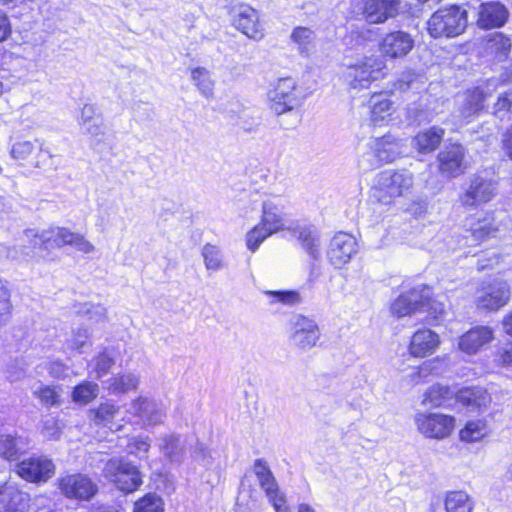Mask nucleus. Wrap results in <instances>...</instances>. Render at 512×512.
<instances>
[{
  "label": "nucleus",
  "instance_id": "09e8293b",
  "mask_svg": "<svg viewBox=\"0 0 512 512\" xmlns=\"http://www.w3.org/2000/svg\"><path fill=\"white\" fill-rule=\"evenodd\" d=\"M315 33L307 27H296L291 34V40L299 46L301 53H307L308 46L314 41Z\"/></svg>",
  "mask_w": 512,
  "mask_h": 512
},
{
  "label": "nucleus",
  "instance_id": "ddd939ff",
  "mask_svg": "<svg viewBox=\"0 0 512 512\" xmlns=\"http://www.w3.org/2000/svg\"><path fill=\"white\" fill-rule=\"evenodd\" d=\"M16 473L31 483L46 482L54 475L55 465L46 457H31L17 464Z\"/></svg>",
  "mask_w": 512,
  "mask_h": 512
},
{
  "label": "nucleus",
  "instance_id": "f8f14e48",
  "mask_svg": "<svg viewBox=\"0 0 512 512\" xmlns=\"http://www.w3.org/2000/svg\"><path fill=\"white\" fill-rule=\"evenodd\" d=\"M61 493L70 499L89 500L97 490V484L87 475L68 474L58 480Z\"/></svg>",
  "mask_w": 512,
  "mask_h": 512
},
{
  "label": "nucleus",
  "instance_id": "79ce46f5",
  "mask_svg": "<svg viewBox=\"0 0 512 512\" xmlns=\"http://www.w3.org/2000/svg\"><path fill=\"white\" fill-rule=\"evenodd\" d=\"M98 392V384L86 381L74 388L72 400L76 403L86 405L97 397Z\"/></svg>",
  "mask_w": 512,
  "mask_h": 512
},
{
  "label": "nucleus",
  "instance_id": "69168bd1",
  "mask_svg": "<svg viewBox=\"0 0 512 512\" xmlns=\"http://www.w3.org/2000/svg\"><path fill=\"white\" fill-rule=\"evenodd\" d=\"M276 512H291L286 505V497L283 493L279 492L268 498Z\"/></svg>",
  "mask_w": 512,
  "mask_h": 512
},
{
  "label": "nucleus",
  "instance_id": "052dcab7",
  "mask_svg": "<svg viewBox=\"0 0 512 512\" xmlns=\"http://www.w3.org/2000/svg\"><path fill=\"white\" fill-rule=\"evenodd\" d=\"M495 360L503 367L512 366V341H509L498 348Z\"/></svg>",
  "mask_w": 512,
  "mask_h": 512
},
{
  "label": "nucleus",
  "instance_id": "603ef678",
  "mask_svg": "<svg viewBox=\"0 0 512 512\" xmlns=\"http://www.w3.org/2000/svg\"><path fill=\"white\" fill-rule=\"evenodd\" d=\"M119 413V407L115 405L113 402L107 401L102 403L95 410V421L97 423L108 425L112 422V420Z\"/></svg>",
  "mask_w": 512,
  "mask_h": 512
},
{
  "label": "nucleus",
  "instance_id": "6ab92c4d",
  "mask_svg": "<svg viewBox=\"0 0 512 512\" xmlns=\"http://www.w3.org/2000/svg\"><path fill=\"white\" fill-rule=\"evenodd\" d=\"M494 339V331L488 326H476L458 338L457 348L460 352L473 356Z\"/></svg>",
  "mask_w": 512,
  "mask_h": 512
},
{
  "label": "nucleus",
  "instance_id": "c03bdc74",
  "mask_svg": "<svg viewBox=\"0 0 512 512\" xmlns=\"http://www.w3.org/2000/svg\"><path fill=\"white\" fill-rule=\"evenodd\" d=\"M202 257L207 270L218 271L225 267L221 250L215 245H204Z\"/></svg>",
  "mask_w": 512,
  "mask_h": 512
},
{
  "label": "nucleus",
  "instance_id": "7c9ffc66",
  "mask_svg": "<svg viewBox=\"0 0 512 512\" xmlns=\"http://www.w3.org/2000/svg\"><path fill=\"white\" fill-rule=\"evenodd\" d=\"M444 136V130L439 127H431L427 130L419 132L413 139V147L419 153H430L434 151Z\"/></svg>",
  "mask_w": 512,
  "mask_h": 512
},
{
  "label": "nucleus",
  "instance_id": "58836bf2",
  "mask_svg": "<svg viewBox=\"0 0 512 512\" xmlns=\"http://www.w3.org/2000/svg\"><path fill=\"white\" fill-rule=\"evenodd\" d=\"M511 46V40L500 32L491 34L487 41V50L500 61L507 57Z\"/></svg>",
  "mask_w": 512,
  "mask_h": 512
},
{
  "label": "nucleus",
  "instance_id": "774afa93",
  "mask_svg": "<svg viewBox=\"0 0 512 512\" xmlns=\"http://www.w3.org/2000/svg\"><path fill=\"white\" fill-rule=\"evenodd\" d=\"M83 127L92 137H99L104 134V126L100 119H96Z\"/></svg>",
  "mask_w": 512,
  "mask_h": 512
},
{
  "label": "nucleus",
  "instance_id": "412c9836",
  "mask_svg": "<svg viewBox=\"0 0 512 512\" xmlns=\"http://www.w3.org/2000/svg\"><path fill=\"white\" fill-rule=\"evenodd\" d=\"M465 149L461 144H450L439 153V169L448 177L462 174L466 168L464 164Z\"/></svg>",
  "mask_w": 512,
  "mask_h": 512
},
{
  "label": "nucleus",
  "instance_id": "680f3d73",
  "mask_svg": "<svg viewBox=\"0 0 512 512\" xmlns=\"http://www.w3.org/2000/svg\"><path fill=\"white\" fill-rule=\"evenodd\" d=\"M89 338L88 330L85 328H77L73 331L70 347L72 349L80 350L87 342Z\"/></svg>",
  "mask_w": 512,
  "mask_h": 512
},
{
  "label": "nucleus",
  "instance_id": "7ed1b4c3",
  "mask_svg": "<svg viewBox=\"0 0 512 512\" xmlns=\"http://www.w3.org/2000/svg\"><path fill=\"white\" fill-rule=\"evenodd\" d=\"M467 23V11L453 5L434 12L427 21V31L433 38H453L465 31Z\"/></svg>",
  "mask_w": 512,
  "mask_h": 512
},
{
  "label": "nucleus",
  "instance_id": "3c124183",
  "mask_svg": "<svg viewBox=\"0 0 512 512\" xmlns=\"http://www.w3.org/2000/svg\"><path fill=\"white\" fill-rule=\"evenodd\" d=\"M33 394L40 400L42 405L46 407L60 404V391L57 387L40 386Z\"/></svg>",
  "mask_w": 512,
  "mask_h": 512
},
{
  "label": "nucleus",
  "instance_id": "f03ea898",
  "mask_svg": "<svg viewBox=\"0 0 512 512\" xmlns=\"http://www.w3.org/2000/svg\"><path fill=\"white\" fill-rule=\"evenodd\" d=\"M386 65L379 56H367L348 65L342 72L345 84L352 90H363L385 76Z\"/></svg>",
  "mask_w": 512,
  "mask_h": 512
},
{
  "label": "nucleus",
  "instance_id": "f704fd0d",
  "mask_svg": "<svg viewBox=\"0 0 512 512\" xmlns=\"http://www.w3.org/2000/svg\"><path fill=\"white\" fill-rule=\"evenodd\" d=\"M456 398L464 404L478 409L486 407L492 399L490 394L480 387L462 389L456 394Z\"/></svg>",
  "mask_w": 512,
  "mask_h": 512
},
{
  "label": "nucleus",
  "instance_id": "2eb2a0df",
  "mask_svg": "<svg viewBox=\"0 0 512 512\" xmlns=\"http://www.w3.org/2000/svg\"><path fill=\"white\" fill-rule=\"evenodd\" d=\"M29 502V494L17 481L8 479L0 482V512H24Z\"/></svg>",
  "mask_w": 512,
  "mask_h": 512
},
{
  "label": "nucleus",
  "instance_id": "864d4df0",
  "mask_svg": "<svg viewBox=\"0 0 512 512\" xmlns=\"http://www.w3.org/2000/svg\"><path fill=\"white\" fill-rule=\"evenodd\" d=\"M452 396L453 392L450 388L442 385H433L425 393L423 402L439 405V399H450Z\"/></svg>",
  "mask_w": 512,
  "mask_h": 512
},
{
  "label": "nucleus",
  "instance_id": "39448f33",
  "mask_svg": "<svg viewBox=\"0 0 512 512\" xmlns=\"http://www.w3.org/2000/svg\"><path fill=\"white\" fill-rule=\"evenodd\" d=\"M497 193V181L487 173H478L470 178L467 188L460 197V201L466 208H477L490 202Z\"/></svg>",
  "mask_w": 512,
  "mask_h": 512
},
{
  "label": "nucleus",
  "instance_id": "a18cd8bd",
  "mask_svg": "<svg viewBox=\"0 0 512 512\" xmlns=\"http://www.w3.org/2000/svg\"><path fill=\"white\" fill-rule=\"evenodd\" d=\"M271 230L265 228L262 224H257L246 234V246L251 252H255L261 243L271 236Z\"/></svg>",
  "mask_w": 512,
  "mask_h": 512
},
{
  "label": "nucleus",
  "instance_id": "a878e982",
  "mask_svg": "<svg viewBox=\"0 0 512 512\" xmlns=\"http://www.w3.org/2000/svg\"><path fill=\"white\" fill-rule=\"evenodd\" d=\"M371 147L376 151L382 163L396 160L403 152L404 143L391 134L371 139Z\"/></svg>",
  "mask_w": 512,
  "mask_h": 512
},
{
  "label": "nucleus",
  "instance_id": "e433bc0d",
  "mask_svg": "<svg viewBox=\"0 0 512 512\" xmlns=\"http://www.w3.org/2000/svg\"><path fill=\"white\" fill-rule=\"evenodd\" d=\"M72 231L65 227H51L42 231V241L45 242V249L61 248L69 245Z\"/></svg>",
  "mask_w": 512,
  "mask_h": 512
},
{
  "label": "nucleus",
  "instance_id": "423d86ee",
  "mask_svg": "<svg viewBox=\"0 0 512 512\" xmlns=\"http://www.w3.org/2000/svg\"><path fill=\"white\" fill-rule=\"evenodd\" d=\"M320 335L314 320L300 314L291 319L289 343L295 349L309 351L317 345Z\"/></svg>",
  "mask_w": 512,
  "mask_h": 512
},
{
  "label": "nucleus",
  "instance_id": "dca6fc26",
  "mask_svg": "<svg viewBox=\"0 0 512 512\" xmlns=\"http://www.w3.org/2000/svg\"><path fill=\"white\" fill-rule=\"evenodd\" d=\"M358 252L356 239L347 233L336 234L330 242L327 256L335 268H341L347 264Z\"/></svg>",
  "mask_w": 512,
  "mask_h": 512
},
{
  "label": "nucleus",
  "instance_id": "37998d69",
  "mask_svg": "<svg viewBox=\"0 0 512 512\" xmlns=\"http://www.w3.org/2000/svg\"><path fill=\"white\" fill-rule=\"evenodd\" d=\"M269 298V304H282L285 306H293L299 304L302 301V297L299 292L294 290L285 291H272L266 290L263 292Z\"/></svg>",
  "mask_w": 512,
  "mask_h": 512
},
{
  "label": "nucleus",
  "instance_id": "9d476101",
  "mask_svg": "<svg viewBox=\"0 0 512 512\" xmlns=\"http://www.w3.org/2000/svg\"><path fill=\"white\" fill-rule=\"evenodd\" d=\"M11 156L18 161H26L31 158V165L35 168L44 170H54L52 166L53 155L50 151L43 148L42 144H37L28 140H19L11 147Z\"/></svg>",
  "mask_w": 512,
  "mask_h": 512
},
{
  "label": "nucleus",
  "instance_id": "bb28decb",
  "mask_svg": "<svg viewBox=\"0 0 512 512\" xmlns=\"http://www.w3.org/2000/svg\"><path fill=\"white\" fill-rule=\"evenodd\" d=\"M465 226L474 240L479 242L495 237L500 230L491 214H485L478 218H467Z\"/></svg>",
  "mask_w": 512,
  "mask_h": 512
},
{
  "label": "nucleus",
  "instance_id": "c9c22d12",
  "mask_svg": "<svg viewBox=\"0 0 512 512\" xmlns=\"http://www.w3.org/2000/svg\"><path fill=\"white\" fill-rule=\"evenodd\" d=\"M474 502L464 491H452L445 497L446 512H472Z\"/></svg>",
  "mask_w": 512,
  "mask_h": 512
},
{
  "label": "nucleus",
  "instance_id": "4468645a",
  "mask_svg": "<svg viewBox=\"0 0 512 512\" xmlns=\"http://www.w3.org/2000/svg\"><path fill=\"white\" fill-rule=\"evenodd\" d=\"M268 95L273 102V109L278 115L290 111L300 104L296 93V82L289 77L279 79Z\"/></svg>",
  "mask_w": 512,
  "mask_h": 512
},
{
  "label": "nucleus",
  "instance_id": "0eeeda50",
  "mask_svg": "<svg viewBox=\"0 0 512 512\" xmlns=\"http://www.w3.org/2000/svg\"><path fill=\"white\" fill-rule=\"evenodd\" d=\"M490 85L489 82L486 88L476 87L467 90L457 98L458 108L454 114L457 123L460 125L468 123L483 110L484 102L491 94Z\"/></svg>",
  "mask_w": 512,
  "mask_h": 512
},
{
  "label": "nucleus",
  "instance_id": "5fc2aeb1",
  "mask_svg": "<svg viewBox=\"0 0 512 512\" xmlns=\"http://www.w3.org/2000/svg\"><path fill=\"white\" fill-rule=\"evenodd\" d=\"M11 310L10 292L3 280H0V324L8 320Z\"/></svg>",
  "mask_w": 512,
  "mask_h": 512
},
{
  "label": "nucleus",
  "instance_id": "c756f323",
  "mask_svg": "<svg viewBox=\"0 0 512 512\" xmlns=\"http://www.w3.org/2000/svg\"><path fill=\"white\" fill-rule=\"evenodd\" d=\"M253 472L257 477L261 489L265 492L267 498L280 492L278 483L264 459H256L253 464Z\"/></svg>",
  "mask_w": 512,
  "mask_h": 512
},
{
  "label": "nucleus",
  "instance_id": "72a5a7b5",
  "mask_svg": "<svg viewBox=\"0 0 512 512\" xmlns=\"http://www.w3.org/2000/svg\"><path fill=\"white\" fill-rule=\"evenodd\" d=\"M191 80L199 93L206 99L214 97L215 81L211 72L204 67H196L191 70Z\"/></svg>",
  "mask_w": 512,
  "mask_h": 512
},
{
  "label": "nucleus",
  "instance_id": "338daca9",
  "mask_svg": "<svg viewBox=\"0 0 512 512\" xmlns=\"http://www.w3.org/2000/svg\"><path fill=\"white\" fill-rule=\"evenodd\" d=\"M86 314L91 320L101 322L106 319V308L100 304L90 305L86 310Z\"/></svg>",
  "mask_w": 512,
  "mask_h": 512
},
{
  "label": "nucleus",
  "instance_id": "c85d7f7f",
  "mask_svg": "<svg viewBox=\"0 0 512 512\" xmlns=\"http://www.w3.org/2000/svg\"><path fill=\"white\" fill-rule=\"evenodd\" d=\"M293 235L298 239L301 247L314 259L320 257V237L313 226H301L293 229Z\"/></svg>",
  "mask_w": 512,
  "mask_h": 512
},
{
  "label": "nucleus",
  "instance_id": "20e7f679",
  "mask_svg": "<svg viewBox=\"0 0 512 512\" xmlns=\"http://www.w3.org/2000/svg\"><path fill=\"white\" fill-rule=\"evenodd\" d=\"M103 475L119 490L126 493L137 490L142 484L138 468L123 458L110 459L103 468Z\"/></svg>",
  "mask_w": 512,
  "mask_h": 512
},
{
  "label": "nucleus",
  "instance_id": "8fccbe9b",
  "mask_svg": "<svg viewBox=\"0 0 512 512\" xmlns=\"http://www.w3.org/2000/svg\"><path fill=\"white\" fill-rule=\"evenodd\" d=\"M382 161L376 151L371 147V140L366 144L358 158V166L363 171H369L378 167Z\"/></svg>",
  "mask_w": 512,
  "mask_h": 512
},
{
  "label": "nucleus",
  "instance_id": "4be33fe9",
  "mask_svg": "<svg viewBox=\"0 0 512 512\" xmlns=\"http://www.w3.org/2000/svg\"><path fill=\"white\" fill-rule=\"evenodd\" d=\"M370 121L375 126L387 125L396 112L394 102L386 93H374L368 101Z\"/></svg>",
  "mask_w": 512,
  "mask_h": 512
},
{
  "label": "nucleus",
  "instance_id": "6e6552de",
  "mask_svg": "<svg viewBox=\"0 0 512 512\" xmlns=\"http://www.w3.org/2000/svg\"><path fill=\"white\" fill-rule=\"evenodd\" d=\"M232 25L254 41H260L265 36V30L260 23L259 13L250 5L241 4L233 9Z\"/></svg>",
  "mask_w": 512,
  "mask_h": 512
},
{
  "label": "nucleus",
  "instance_id": "cd10ccee",
  "mask_svg": "<svg viewBox=\"0 0 512 512\" xmlns=\"http://www.w3.org/2000/svg\"><path fill=\"white\" fill-rule=\"evenodd\" d=\"M265 228L274 234L285 228L283 208L271 200L262 204L261 222Z\"/></svg>",
  "mask_w": 512,
  "mask_h": 512
},
{
  "label": "nucleus",
  "instance_id": "ea45409f",
  "mask_svg": "<svg viewBox=\"0 0 512 512\" xmlns=\"http://www.w3.org/2000/svg\"><path fill=\"white\" fill-rule=\"evenodd\" d=\"M19 247L22 249V252L26 257L34 256L37 248L42 247L45 249V242L44 240L42 241V231L39 232L36 229H26L23 232Z\"/></svg>",
  "mask_w": 512,
  "mask_h": 512
},
{
  "label": "nucleus",
  "instance_id": "473e14b6",
  "mask_svg": "<svg viewBox=\"0 0 512 512\" xmlns=\"http://www.w3.org/2000/svg\"><path fill=\"white\" fill-rule=\"evenodd\" d=\"M28 448L26 439L10 435L0 436V456L8 461H13Z\"/></svg>",
  "mask_w": 512,
  "mask_h": 512
},
{
  "label": "nucleus",
  "instance_id": "a19ab883",
  "mask_svg": "<svg viewBox=\"0 0 512 512\" xmlns=\"http://www.w3.org/2000/svg\"><path fill=\"white\" fill-rule=\"evenodd\" d=\"M488 434L486 423L482 420L469 421L460 431L462 441L472 443L483 439Z\"/></svg>",
  "mask_w": 512,
  "mask_h": 512
},
{
  "label": "nucleus",
  "instance_id": "1a4fd4ad",
  "mask_svg": "<svg viewBox=\"0 0 512 512\" xmlns=\"http://www.w3.org/2000/svg\"><path fill=\"white\" fill-rule=\"evenodd\" d=\"M415 424L425 437L443 439L453 431L454 418L441 413H417Z\"/></svg>",
  "mask_w": 512,
  "mask_h": 512
},
{
  "label": "nucleus",
  "instance_id": "bf43d9fd",
  "mask_svg": "<svg viewBox=\"0 0 512 512\" xmlns=\"http://www.w3.org/2000/svg\"><path fill=\"white\" fill-rule=\"evenodd\" d=\"M426 308L433 320H438L444 314V305L441 302L433 300L431 298V289L429 288V298L424 300V303L420 305V310Z\"/></svg>",
  "mask_w": 512,
  "mask_h": 512
},
{
  "label": "nucleus",
  "instance_id": "f3484780",
  "mask_svg": "<svg viewBox=\"0 0 512 512\" xmlns=\"http://www.w3.org/2000/svg\"><path fill=\"white\" fill-rule=\"evenodd\" d=\"M429 298V287L421 284L401 294L391 305V312L397 318L411 315L420 310V305Z\"/></svg>",
  "mask_w": 512,
  "mask_h": 512
},
{
  "label": "nucleus",
  "instance_id": "5701e85b",
  "mask_svg": "<svg viewBox=\"0 0 512 512\" xmlns=\"http://www.w3.org/2000/svg\"><path fill=\"white\" fill-rule=\"evenodd\" d=\"M134 415L138 416L144 426H156L164 423L166 412L161 405L146 397H139L131 404Z\"/></svg>",
  "mask_w": 512,
  "mask_h": 512
},
{
  "label": "nucleus",
  "instance_id": "393cba45",
  "mask_svg": "<svg viewBox=\"0 0 512 512\" xmlns=\"http://www.w3.org/2000/svg\"><path fill=\"white\" fill-rule=\"evenodd\" d=\"M508 18V11L499 2L484 3L480 6L477 24L480 28L491 29L502 26Z\"/></svg>",
  "mask_w": 512,
  "mask_h": 512
},
{
  "label": "nucleus",
  "instance_id": "aec40b11",
  "mask_svg": "<svg viewBox=\"0 0 512 512\" xmlns=\"http://www.w3.org/2000/svg\"><path fill=\"white\" fill-rule=\"evenodd\" d=\"M379 46L383 56L391 59L402 58L413 49L414 40L407 32L393 31L382 38Z\"/></svg>",
  "mask_w": 512,
  "mask_h": 512
},
{
  "label": "nucleus",
  "instance_id": "0e129e2a",
  "mask_svg": "<svg viewBox=\"0 0 512 512\" xmlns=\"http://www.w3.org/2000/svg\"><path fill=\"white\" fill-rule=\"evenodd\" d=\"M192 457L196 461H201L202 464L205 466H208L211 463L209 451H208L207 447L202 443L196 444L193 454H192Z\"/></svg>",
  "mask_w": 512,
  "mask_h": 512
},
{
  "label": "nucleus",
  "instance_id": "9b49d317",
  "mask_svg": "<svg viewBox=\"0 0 512 512\" xmlns=\"http://www.w3.org/2000/svg\"><path fill=\"white\" fill-rule=\"evenodd\" d=\"M510 295V287L506 281L494 280L478 291L475 303L479 309L495 311L508 303Z\"/></svg>",
  "mask_w": 512,
  "mask_h": 512
},
{
  "label": "nucleus",
  "instance_id": "f257e3e1",
  "mask_svg": "<svg viewBox=\"0 0 512 512\" xmlns=\"http://www.w3.org/2000/svg\"><path fill=\"white\" fill-rule=\"evenodd\" d=\"M414 176L407 170L387 169L379 172L371 188L372 197L383 204H390L396 198L404 197L413 188Z\"/></svg>",
  "mask_w": 512,
  "mask_h": 512
},
{
  "label": "nucleus",
  "instance_id": "49530a36",
  "mask_svg": "<svg viewBox=\"0 0 512 512\" xmlns=\"http://www.w3.org/2000/svg\"><path fill=\"white\" fill-rule=\"evenodd\" d=\"M163 501L156 494L149 493L134 504L133 512H163Z\"/></svg>",
  "mask_w": 512,
  "mask_h": 512
},
{
  "label": "nucleus",
  "instance_id": "b1692460",
  "mask_svg": "<svg viewBox=\"0 0 512 512\" xmlns=\"http://www.w3.org/2000/svg\"><path fill=\"white\" fill-rule=\"evenodd\" d=\"M440 345V337L430 329H419L412 336L408 346L411 356L424 358L432 355Z\"/></svg>",
  "mask_w": 512,
  "mask_h": 512
},
{
  "label": "nucleus",
  "instance_id": "4d7b16f0",
  "mask_svg": "<svg viewBox=\"0 0 512 512\" xmlns=\"http://www.w3.org/2000/svg\"><path fill=\"white\" fill-rule=\"evenodd\" d=\"M26 365L22 360H13L6 367V377L10 382H17L25 378Z\"/></svg>",
  "mask_w": 512,
  "mask_h": 512
},
{
  "label": "nucleus",
  "instance_id": "e2e57ef3",
  "mask_svg": "<svg viewBox=\"0 0 512 512\" xmlns=\"http://www.w3.org/2000/svg\"><path fill=\"white\" fill-rule=\"evenodd\" d=\"M96 108L92 104H85L81 109V114L79 118V124L81 126H86L92 121H95Z\"/></svg>",
  "mask_w": 512,
  "mask_h": 512
},
{
  "label": "nucleus",
  "instance_id": "4c0bfd02",
  "mask_svg": "<svg viewBox=\"0 0 512 512\" xmlns=\"http://www.w3.org/2000/svg\"><path fill=\"white\" fill-rule=\"evenodd\" d=\"M161 452L170 460L179 462L184 455V444L176 435H165L159 444Z\"/></svg>",
  "mask_w": 512,
  "mask_h": 512
},
{
  "label": "nucleus",
  "instance_id": "a211bd4d",
  "mask_svg": "<svg viewBox=\"0 0 512 512\" xmlns=\"http://www.w3.org/2000/svg\"><path fill=\"white\" fill-rule=\"evenodd\" d=\"M402 0H367L363 16L369 24H382L399 15Z\"/></svg>",
  "mask_w": 512,
  "mask_h": 512
},
{
  "label": "nucleus",
  "instance_id": "13d9d810",
  "mask_svg": "<svg viewBox=\"0 0 512 512\" xmlns=\"http://www.w3.org/2000/svg\"><path fill=\"white\" fill-rule=\"evenodd\" d=\"M69 245L73 246L77 251L88 254L95 251V246L88 241L82 234L72 232Z\"/></svg>",
  "mask_w": 512,
  "mask_h": 512
},
{
  "label": "nucleus",
  "instance_id": "6e6d98bb",
  "mask_svg": "<svg viewBox=\"0 0 512 512\" xmlns=\"http://www.w3.org/2000/svg\"><path fill=\"white\" fill-rule=\"evenodd\" d=\"M94 361L97 378H101L107 374L110 368L114 365V358L108 349H105L103 352H101Z\"/></svg>",
  "mask_w": 512,
  "mask_h": 512
},
{
  "label": "nucleus",
  "instance_id": "2f4dec72",
  "mask_svg": "<svg viewBox=\"0 0 512 512\" xmlns=\"http://www.w3.org/2000/svg\"><path fill=\"white\" fill-rule=\"evenodd\" d=\"M139 378L132 373L116 374L105 381V387L111 394H125L136 390Z\"/></svg>",
  "mask_w": 512,
  "mask_h": 512
},
{
  "label": "nucleus",
  "instance_id": "de8ad7c7",
  "mask_svg": "<svg viewBox=\"0 0 512 512\" xmlns=\"http://www.w3.org/2000/svg\"><path fill=\"white\" fill-rule=\"evenodd\" d=\"M151 446V440L148 436H137L129 440L126 450L128 454L137 457L138 459H146L148 451Z\"/></svg>",
  "mask_w": 512,
  "mask_h": 512
}]
</instances>
